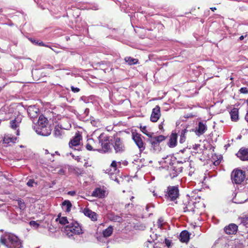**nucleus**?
I'll list each match as a JSON object with an SVG mask.
<instances>
[{
	"instance_id": "nucleus-1",
	"label": "nucleus",
	"mask_w": 248,
	"mask_h": 248,
	"mask_svg": "<svg viewBox=\"0 0 248 248\" xmlns=\"http://www.w3.org/2000/svg\"><path fill=\"white\" fill-rule=\"evenodd\" d=\"M0 242L8 248H21L22 243L18 237L10 232H5L0 237Z\"/></svg>"
},
{
	"instance_id": "nucleus-2",
	"label": "nucleus",
	"mask_w": 248,
	"mask_h": 248,
	"mask_svg": "<svg viewBox=\"0 0 248 248\" xmlns=\"http://www.w3.org/2000/svg\"><path fill=\"white\" fill-rule=\"evenodd\" d=\"M62 231L69 238H70L71 235L76 233H83L81 226L76 221H72L65 226Z\"/></svg>"
},
{
	"instance_id": "nucleus-3",
	"label": "nucleus",
	"mask_w": 248,
	"mask_h": 248,
	"mask_svg": "<svg viewBox=\"0 0 248 248\" xmlns=\"http://www.w3.org/2000/svg\"><path fill=\"white\" fill-rule=\"evenodd\" d=\"M165 140V137L163 135L158 136H152L149 138L147 141L151 144V151L154 153H158L161 148L160 146V143Z\"/></svg>"
},
{
	"instance_id": "nucleus-4",
	"label": "nucleus",
	"mask_w": 248,
	"mask_h": 248,
	"mask_svg": "<svg viewBox=\"0 0 248 248\" xmlns=\"http://www.w3.org/2000/svg\"><path fill=\"white\" fill-rule=\"evenodd\" d=\"M245 178V171L241 170L235 169L231 173V180L233 184H241Z\"/></svg>"
},
{
	"instance_id": "nucleus-5",
	"label": "nucleus",
	"mask_w": 248,
	"mask_h": 248,
	"mask_svg": "<svg viewBox=\"0 0 248 248\" xmlns=\"http://www.w3.org/2000/svg\"><path fill=\"white\" fill-rule=\"evenodd\" d=\"M179 196V190L178 186H169L165 195V198L170 201H175Z\"/></svg>"
},
{
	"instance_id": "nucleus-6",
	"label": "nucleus",
	"mask_w": 248,
	"mask_h": 248,
	"mask_svg": "<svg viewBox=\"0 0 248 248\" xmlns=\"http://www.w3.org/2000/svg\"><path fill=\"white\" fill-rule=\"evenodd\" d=\"M98 144H100L102 149H96V151H102L104 153L108 152L110 150V147L108 137L105 136L104 133H101L98 137Z\"/></svg>"
},
{
	"instance_id": "nucleus-7",
	"label": "nucleus",
	"mask_w": 248,
	"mask_h": 248,
	"mask_svg": "<svg viewBox=\"0 0 248 248\" xmlns=\"http://www.w3.org/2000/svg\"><path fill=\"white\" fill-rule=\"evenodd\" d=\"M111 144L113 147L115 153L117 154H122L125 151V146L123 140L120 138L117 137L114 138Z\"/></svg>"
},
{
	"instance_id": "nucleus-8",
	"label": "nucleus",
	"mask_w": 248,
	"mask_h": 248,
	"mask_svg": "<svg viewBox=\"0 0 248 248\" xmlns=\"http://www.w3.org/2000/svg\"><path fill=\"white\" fill-rule=\"evenodd\" d=\"M183 169V166H178L177 163H174L172 165L169 166L167 169L168 173L167 177L170 179L176 177L182 171Z\"/></svg>"
},
{
	"instance_id": "nucleus-9",
	"label": "nucleus",
	"mask_w": 248,
	"mask_h": 248,
	"mask_svg": "<svg viewBox=\"0 0 248 248\" xmlns=\"http://www.w3.org/2000/svg\"><path fill=\"white\" fill-rule=\"evenodd\" d=\"M143 136L137 132L132 133V139L138 147L140 152H143L145 149L146 144L142 140Z\"/></svg>"
},
{
	"instance_id": "nucleus-10",
	"label": "nucleus",
	"mask_w": 248,
	"mask_h": 248,
	"mask_svg": "<svg viewBox=\"0 0 248 248\" xmlns=\"http://www.w3.org/2000/svg\"><path fill=\"white\" fill-rule=\"evenodd\" d=\"M174 161H175V157L167 156L165 158H162L161 160L159 162V163L162 167L167 170L169 166L174 164Z\"/></svg>"
},
{
	"instance_id": "nucleus-11",
	"label": "nucleus",
	"mask_w": 248,
	"mask_h": 248,
	"mask_svg": "<svg viewBox=\"0 0 248 248\" xmlns=\"http://www.w3.org/2000/svg\"><path fill=\"white\" fill-rule=\"evenodd\" d=\"M160 108L159 106H156L152 110L150 120L153 122H156L160 118Z\"/></svg>"
},
{
	"instance_id": "nucleus-12",
	"label": "nucleus",
	"mask_w": 248,
	"mask_h": 248,
	"mask_svg": "<svg viewBox=\"0 0 248 248\" xmlns=\"http://www.w3.org/2000/svg\"><path fill=\"white\" fill-rule=\"evenodd\" d=\"M207 130V126L205 123L200 122L198 124V127L195 130L196 135L198 136H200L203 134Z\"/></svg>"
},
{
	"instance_id": "nucleus-13",
	"label": "nucleus",
	"mask_w": 248,
	"mask_h": 248,
	"mask_svg": "<svg viewBox=\"0 0 248 248\" xmlns=\"http://www.w3.org/2000/svg\"><path fill=\"white\" fill-rule=\"evenodd\" d=\"M82 140V137L79 133H76L75 136L71 140L69 143L70 148L74 146H77L80 144V140Z\"/></svg>"
},
{
	"instance_id": "nucleus-14",
	"label": "nucleus",
	"mask_w": 248,
	"mask_h": 248,
	"mask_svg": "<svg viewBox=\"0 0 248 248\" xmlns=\"http://www.w3.org/2000/svg\"><path fill=\"white\" fill-rule=\"evenodd\" d=\"M236 155L242 161H248V148H241L236 154Z\"/></svg>"
},
{
	"instance_id": "nucleus-15",
	"label": "nucleus",
	"mask_w": 248,
	"mask_h": 248,
	"mask_svg": "<svg viewBox=\"0 0 248 248\" xmlns=\"http://www.w3.org/2000/svg\"><path fill=\"white\" fill-rule=\"evenodd\" d=\"M27 112L29 116L31 119L37 118L38 116V113L39 112V109L35 106H29L27 109Z\"/></svg>"
},
{
	"instance_id": "nucleus-16",
	"label": "nucleus",
	"mask_w": 248,
	"mask_h": 248,
	"mask_svg": "<svg viewBox=\"0 0 248 248\" xmlns=\"http://www.w3.org/2000/svg\"><path fill=\"white\" fill-rule=\"evenodd\" d=\"M238 230V226L234 223L230 224L226 226L224 229V232L228 234H235Z\"/></svg>"
},
{
	"instance_id": "nucleus-17",
	"label": "nucleus",
	"mask_w": 248,
	"mask_h": 248,
	"mask_svg": "<svg viewBox=\"0 0 248 248\" xmlns=\"http://www.w3.org/2000/svg\"><path fill=\"white\" fill-rule=\"evenodd\" d=\"M83 213L85 216L89 217L92 221H96L97 219V215L96 213L92 211L88 208H85L83 210Z\"/></svg>"
},
{
	"instance_id": "nucleus-18",
	"label": "nucleus",
	"mask_w": 248,
	"mask_h": 248,
	"mask_svg": "<svg viewBox=\"0 0 248 248\" xmlns=\"http://www.w3.org/2000/svg\"><path fill=\"white\" fill-rule=\"evenodd\" d=\"M106 191L100 187L96 188L92 193V196L102 198L104 197Z\"/></svg>"
},
{
	"instance_id": "nucleus-19",
	"label": "nucleus",
	"mask_w": 248,
	"mask_h": 248,
	"mask_svg": "<svg viewBox=\"0 0 248 248\" xmlns=\"http://www.w3.org/2000/svg\"><path fill=\"white\" fill-rule=\"evenodd\" d=\"M36 132L38 134L43 136H48L51 134V129L49 126L46 127L43 129H39V128H37V130H36Z\"/></svg>"
},
{
	"instance_id": "nucleus-20",
	"label": "nucleus",
	"mask_w": 248,
	"mask_h": 248,
	"mask_svg": "<svg viewBox=\"0 0 248 248\" xmlns=\"http://www.w3.org/2000/svg\"><path fill=\"white\" fill-rule=\"evenodd\" d=\"M190 234L186 230L181 232L179 236V239L181 242L184 243H187L189 240Z\"/></svg>"
},
{
	"instance_id": "nucleus-21",
	"label": "nucleus",
	"mask_w": 248,
	"mask_h": 248,
	"mask_svg": "<svg viewBox=\"0 0 248 248\" xmlns=\"http://www.w3.org/2000/svg\"><path fill=\"white\" fill-rule=\"evenodd\" d=\"M195 202H187V203L184 204V206L183 207L184 211L185 212H192L193 213L195 212Z\"/></svg>"
},
{
	"instance_id": "nucleus-22",
	"label": "nucleus",
	"mask_w": 248,
	"mask_h": 248,
	"mask_svg": "<svg viewBox=\"0 0 248 248\" xmlns=\"http://www.w3.org/2000/svg\"><path fill=\"white\" fill-rule=\"evenodd\" d=\"M231 120L233 122H237L239 120L238 109L235 108L232 109L230 111Z\"/></svg>"
},
{
	"instance_id": "nucleus-23",
	"label": "nucleus",
	"mask_w": 248,
	"mask_h": 248,
	"mask_svg": "<svg viewBox=\"0 0 248 248\" xmlns=\"http://www.w3.org/2000/svg\"><path fill=\"white\" fill-rule=\"evenodd\" d=\"M90 109L88 108H86L83 114H79L78 112L76 111L75 112V115L77 116V117L80 120L85 121H87L88 119H86V117H87L89 114Z\"/></svg>"
},
{
	"instance_id": "nucleus-24",
	"label": "nucleus",
	"mask_w": 248,
	"mask_h": 248,
	"mask_svg": "<svg viewBox=\"0 0 248 248\" xmlns=\"http://www.w3.org/2000/svg\"><path fill=\"white\" fill-rule=\"evenodd\" d=\"M177 135L176 133H172L170 136L169 141L168 143V146L170 148H173L177 144Z\"/></svg>"
},
{
	"instance_id": "nucleus-25",
	"label": "nucleus",
	"mask_w": 248,
	"mask_h": 248,
	"mask_svg": "<svg viewBox=\"0 0 248 248\" xmlns=\"http://www.w3.org/2000/svg\"><path fill=\"white\" fill-rule=\"evenodd\" d=\"M62 208L63 210H65L66 212H70L72 206V203L69 200L64 201L62 203Z\"/></svg>"
},
{
	"instance_id": "nucleus-26",
	"label": "nucleus",
	"mask_w": 248,
	"mask_h": 248,
	"mask_svg": "<svg viewBox=\"0 0 248 248\" xmlns=\"http://www.w3.org/2000/svg\"><path fill=\"white\" fill-rule=\"evenodd\" d=\"M55 221L62 225H66V224H69V222L68 221L67 217H61V214H59L58 215V217L56 218Z\"/></svg>"
},
{
	"instance_id": "nucleus-27",
	"label": "nucleus",
	"mask_w": 248,
	"mask_h": 248,
	"mask_svg": "<svg viewBox=\"0 0 248 248\" xmlns=\"http://www.w3.org/2000/svg\"><path fill=\"white\" fill-rule=\"evenodd\" d=\"M16 140V138L15 137H11L9 136H5L3 140V143L5 144L10 145V143H14Z\"/></svg>"
},
{
	"instance_id": "nucleus-28",
	"label": "nucleus",
	"mask_w": 248,
	"mask_h": 248,
	"mask_svg": "<svg viewBox=\"0 0 248 248\" xmlns=\"http://www.w3.org/2000/svg\"><path fill=\"white\" fill-rule=\"evenodd\" d=\"M37 125H48L47 118L43 115H40L38 119Z\"/></svg>"
},
{
	"instance_id": "nucleus-29",
	"label": "nucleus",
	"mask_w": 248,
	"mask_h": 248,
	"mask_svg": "<svg viewBox=\"0 0 248 248\" xmlns=\"http://www.w3.org/2000/svg\"><path fill=\"white\" fill-rule=\"evenodd\" d=\"M113 231V228L112 226H108L107 229H106L103 232V235L104 237H108L110 236Z\"/></svg>"
},
{
	"instance_id": "nucleus-30",
	"label": "nucleus",
	"mask_w": 248,
	"mask_h": 248,
	"mask_svg": "<svg viewBox=\"0 0 248 248\" xmlns=\"http://www.w3.org/2000/svg\"><path fill=\"white\" fill-rule=\"evenodd\" d=\"M82 234V233H74V234L71 235V237L70 238L74 240L76 243H79L83 240V238L81 236V234Z\"/></svg>"
},
{
	"instance_id": "nucleus-31",
	"label": "nucleus",
	"mask_w": 248,
	"mask_h": 248,
	"mask_svg": "<svg viewBox=\"0 0 248 248\" xmlns=\"http://www.w3.org/2000/svg\"><path fill=\"white\" fill-rule=\"evenodd\" d=\"M29 40L32 44L35 45L43 46H48L47 45L44 43L42 41H40L39 40L32 38H29Z\"/></svg>"
},
{
	"instance_id": "nucleus-32",
	"label": "nucleus",
	"mask_w": 248,
	"mask_h": 248,
	"mask_svg": "<svg viewBox=\"0 0 248 248\" xmlns=\"http://www.w3.org/2000/svg\"><path fill=\"white\" fill-rule=\"evenodd\" d=\"M20 123V120H17L16 119L11 121L10 126L13 129L16 130L18 127L19 124Z\"/></svg>"
},
{
	"instance_id": "nucleus-33",
	"label": "nucleus",
	"mask_w": 248,
	"mask_h": 248,
	"mask_svg": "<svg viewBox=\"0 0 248 248\" xmlns=\"http://www.w3.org/2000/svg\"><path fill=\"white\" fill-rule=\"evenodd\" d=\"M124 60L125 62L129 65L136 64L138 62L137 59H134L131 57H126L125 58Z\"/></svg>"
},
{
	"instance_id": "nucleus-34",
	"label": "nucleus",
	"mask_w": 248,
	"mask_h": 248,
	"mask_svg": "<svg viewBox=\"0 0 248 248\" xmlns=\"http://www.w3.org/2000/svg\"><path fill=\"white\" fill-rule=\"evenodd\" d=\"M140 131L143 133H144V134L147 135L149 138H150V137H151L152 136H153L154 135L153 133H149L148 131V130H147L146 126H141V125H140Z\"/></svg>"
},
{
	"instance_id": "nucleus-35",
	"label": "nucleus",
	"mask_w": 248,
	"mask_h": 248,
	"mask_svg": "<svg viewBox=\"0 0 248 248\" xmlns=\"http://www.w3.org/2000/svg\"><path fill=\"white\" fill-rule=\"evenodd\" d=\"M18 205L20 210H24L26 208V205L23 200L18 199L17 200Z\"/></svg>"
},
{
	"instance_id": "nucleus-36",
	"label": "nucleus",
	"mask_w": 248,
	"mask_h": 248,
	"mask_svg": "<svg viewBox=\"0 0 248 248\" xmlns=\"http://www.w3.org/2000/svg\"><path fill=\"white\" fill-rule=\"evenodd\" d=\"M54 135L55 137L58 138H61L62 136V131L60 130L58 128H55L54 130Z\"/></svg>"
},
{
	"instance_id": "nucleus-37",
	"label": "nucleus",
	"mask_w": 248,
	"mask_h": 248,
	"mask_svg": "<svg viewBox=\"0 0 248 248\" xmlns=\"http://www.w3.org/2000/svg\"><path fill=\"white\" fill-rule=\"evenodd\" d=\"M187 161V158H183L181 159V160H177L176 158H175V161H174V163H177L178 166H182V165L183 164H185Z\"/></svg>"
},
{
	"instance_id": "nucleus-38",
	"label": "nucleus",
	"mask_w": 248,
	"mask_h": 248,
	"mask_svg": "<svg viewBox=\"0 0 248 248\" xmlns=\"http://www.w3.org/2000/svg\"><path fill=\"white\" fill-rule=\"evenodd\" d=\"M88 141L89 142H90V143H87L86 145V148L87 149V150H89V151H92V150H93V151H95L96 150L95 149H93L92 146L91 145V142H94V140L93 139H90L88 140Z\"/></svg>"
},
{
	"instance_id": "nucleus-39",
	"label": "nucleus",
	"mask_w": 248,
	"mask_h": 248,
	"mask_svg": "<svg viewBox=\"0 0 248 248\" xmlns=\"http://www.w3.org/2000/svg\"><path fill=\"white\" fill-rule=\"evenodd\" d=\"M241 223L244 226H247L248 224V215L241 218Z\"/></svg>"
},
{
	"instance_id": "nucleus-40",
	"label": "nucleus",
	"mask_w": 248,
	"mask_h": 248,
	"mask_svg": "<svg viewBox=\"0 0 248 248\" xmlns=\"http://www.w3.org/2000/svg\"><path fill=\"white\" fill-rule=\"evenodd\" d=\"M163 221H164V220L162 217H160L158 218V219L157 220V226H158V228L161 229L162 227Z\"/></svg>"
},
{
	"instance_id": "nucleus-41",
	"label": "nucleus",
	"mask_w": 248,
	"mask_h": 248,
	"mask_svg": "<svg viewBox=\"0 0 248 248\" xmlns=\"http://www.w3.org/2000/svg\"><path fill=\"white\" fill-rule=\"evenodd\" d=\"M35 181L34 179H30L27 183V185L29 187H32Z\"/></svg>"
},
{
	"instance_id": "nucleus-42",
	"label": "nucleus",
	"mask_w": 248,
	"mask_h": 248,
	"mask_svg": "<svg viewBox=\"0 0 248 248\" xmlns=\"http://www.w3.org/2000/svg\"><path fill=\"white\" fill-rule=\"evenodd\" d=\"M239 91L242 93H248V89L246 87L241 88Z\"/></svg>"
},
{
	"instance_id": "nucleus-43",
	"label": "nucleus",
	"mask_w": 248,
	"mask_h": 248,
	"mask_svg": "<svg viewBox=\"0 0 248 248\" xmlns=\"http://www.w3.org/2000/svg\"><path fill=\"white\" fill-rule=\"evenodd\" d=\"M71 91L74 93H77L80 91V89L78 87H75L73 86H71Z\"/></svg>"
},
{
	"instance_id": "nucleus-44",
	"label": "nucleus",
	"mask_w": 248,
	"mask_h": 248,
	"mask_svg": "<svg viewBox=\"0 0 248 248\" xmlns=\"http://www.w3.org/2000/svg\"><path fill=\"white\" fill-rule=\"evenodd\" d=\"M49 125H45V126H44V125H35L34 126V129L36 132V130H37V128H39V129L40 128L43 129V128H45L46 127H47Z\"/></svg>"
},
{
	"instance_id": "nucleus-45",
	"label": "nucleus",
	"mask_w": 248,
	"mask_h": 248,
	"mask_svg": "<svg viewBox=\"0 0 248 248\" xmlns=\"http://www.w3.org/2000/svg\"><path fill=\"white\" fill-rule=\"evenodd\" d=\"M248 200V198H247L246 199L244 200H236V201H233V202L237 204H242L247 201Z\"/></svg>"
},
{
	"instance_id": "nucleus-46",
	"label": "nucleus",
	"mask_w": 248,
	"mask_h": 248,
	"mask_svg": "<svg viewBox=\"0 0 248 248\" xmlns=\"http://www.w3.org/2000/svg\"><path fill=\"white\" fill-rule=\"evenodd\" d=\"M117 163L116 161L115 160H113L111 165H110V167H112L114 169V170H116V169H117Z\"/></svg>"
},
{
	"instance_id": "nucleus-47",
	"label": "nucleus",
	"mask_w": 248,
	"mask_h": 248,
	"mask_svg": "<svg viewBox=\"0 0 248 248\" xmlns=\"http://www.w3.org/2000/svg\"><path fill=\"white\" fill-rule=\"evenodd\" d=\"M73 8L75 9V10L76 11L74 12V13L73 14V16L75 17H78L79 16V11L77 9H76L75 7H73Z\"/></svg>"
},
{
	"instance_id": "nucleus-48",
	"label": "nucleus",
	"mask_w": 248,
	"mask_h": 248,
	"mask_svg": "<svg viewBox=\"0 0 248 248\" xmlns=\"http://www.w3.org/2000/svg\"><path fill=\"white\" fill-rule=\"evenodd\" d=\"M187 131V130L186 128H184V129L182 130L180 133V137H185V134Z\"/></svg>"
},
{
	"instance_id": "nucleus-49",
	"label": "nucleus",
	"mask_w": 248,
	"mask_h": 248,
	"mask_svg": "<svg viewBox=\"0 0 248 248\" xmlns=\"http://www.w3.org/2000/svg\"><path fill=\"white\" fill-rule=\"evenodd\" d=\"M30 224L32 226H33V227H38L39 226V224L36 223V221H31L30 222Z\"/></svg>"
},
{
	"instance_id": "nucleus-50",
	"label": "nucleus",
	"mask_w": 248,
	"mask_h": 248,
	"mask_svg": "<svg viewBox=\"0 0 248 248\" xmlns=\"http://www.w3.org/2000/svg\"><path fill=\"white\" fill-rule=\"evenodd\" d=\"M65 173V170H64L63 169H61L58 171V174H62V175H64Z\"/></svg>"
},
{
	"instance_id": "nucleus-51",
	"label": "nucleus",
	"mask_w": 248,
	"mask_h": 248,
	"mask_svg": "<svg viewBox=\"0 0 248 248\" xmlns=\"http://www.w3.org/2000/svg\"><path fill=\"white\" fill-rule=\"evenodd\" d=\"M200 145L199 144H195L193 145L192 148L195 150H197L200 147Z\"/></svg>"
},
{
	"instance_id": "nucleus-52",
	"label": "nucleus",
	"mask_w": 248,
	"mask_h": 248,
	"mask_svg": "<svg viewBox=\"0 0 248 248\" xmlns=\"http://www.w3.org/2000/svg\"><path fill=\"white\" fill-rule=\"evenodd\" d=\"M67 194L70 196H75L76 195L75 191H69L67 192Z\"/></svg>"
},
{
	"instance_id": "nucleus-53",
	"label": "nucleus",
	"mask_w": 248,
	"mask_h": 248,
	"mask_svg": "<svg viewBox=\"0 0 248 248\" xmlns=\"http://www.w3.org/2000/svg\"><path fill=\"white\" fill-rule=\"evenodd\" d=\"M90 8L92 9L93 10H97L98 9V5L96 4H94L92 6V7H91Z\"/></svg>"
},
{
	"instance_id": "nucleus-54",
	"label": "nucleus",
	"mask_w": 248,
	"mask_h": 248,
	"mask_svg": "<svg viewBox=\"0 0 248 248\" xmlns=\"http://www.w3.org/2000/svg\"><path fill=\"white\" fill-rule=\"evenodd\" d=\"M220 163V161L219 159H218V160H215L214 162V164L215 166H217V165H218Z\"/></svg>"
},
{
	"instance_id": "nucleus-55",
	"label": "nucleus",
	"mask_w": 248,
	"mask_h": 248,
	"mask_svg": "<svg viewBox=\"0 0 248 248\" xmlns=\"http://www.w3.org/2000/svg\"><path fill=\"white\" fill-rule=\"evenodd\" d=\"M185 139L186 137H180V142L181 143H183L185 140Z\"/></svg>"
},
{
	"instance_id": "nucleus-56",
	"label": "nucleus",
	"mask_w": 248,
	"mask_h": 248,
	"mask_svg": "<svg viewBox=\"0 0 248 248\" xmlns=\"http://www.w3.org/2000/svg\"><path fill=\"white\" fill-rule=\"evenodd\" d=\"M247 35L246 34L245 36L244 35H241V36H240L239 38V40L240 41H242L243 40L245 37H247Z\"/></svg>"
},
{
	"instance_id": "nucleus-57",
	"label": "nucleus",
	"mask_w": 248,
	"mask_h": 248,
	"mask_svg": "<svg viewBox=\"0 0 248 248\" xmlns=\"http://www.w3.org/2000/svg\"><path fill=\"white\" fill-rule=\"evenodd\" d=\"M48 46H46L47 47H49L50 48H51L52 50H53L54 51L56 52V53H58L59 52L58 51H56L53 48L51 47V46H49L48 45H47Z\"/></svg>"
},
{
	"instance_id": "nucleus-58",
	"label": "nucleus",
	"mask_w": 248,
	"mask_h": 248,
	"mask_svg": "<svg viewBox=\"0 0 248 248\" xmlns=\"http://www.w3.org/2000/svg\"><path fill=\"white\" fill-rule=\"evenodd\" d=\"M230 146V144H226L224 146V148H225V149H227Z\"/></svg>"
},
{
	"instance_id": "nucleus-59",
	"label": "nucleus",
	"mask_w": 248,
	"mask_h": 248,
	"mask_svg": "<svg viewBox=\"0 0 248 248\" xmlns=\"http://www.w3.org/2000/svg\"><path fill=\"white\" fill-rule=\"evenodd\" d=\"M84 98H85V97H84V96H82V97H80V99H81V100H82V101H84L85 103H87V102H86L85 100H84Z\"/></svg>"
},
{
	"instance_id": "nucleus-60",
	"label": "nucleus",
	"mask_w": 248,
	"mask_h": 248,
	"mask_svg": "<svg viewBox=\"0 0 248 248\" xmlns=\"http://www.w3.org/2000/svg\"><path fill=\"white\" fill-rule=\"evenodd\" d=\"M210 9L212 11H214L215 10H216L217 9V8L216 7H211L210 8Z\"/></svg>"
},
{
	"instance_id": "nucleus-61",
	"label": "nucleus",
	"mask_w": 248,
	"mask_h": 248,
	"mask_svg": "<svg viewBox=\"0 0 248 248\" xmlns=\"http://www.w3.org/2000/svg\"><path fill=\"white\" fill-rule=\"evenodd\" d=\"M149 207L148 206H146V210L147 211H149Z\"/></svg>"
},
{
	"instance_id": "nucleus-62",
	"label": "nucleus",
	"mask_w": 248,
	"mask_h": 248,
	"mask_svg": "<svg viewBox=\"0 0 248 248\" xmlns=\"http://www.w3.org/2000/svg\"><path fill=\"white\" fill-rule=\"evenodd\" d=\"M147 242L149 243H152L153 242V241H150V240H148Z\"/></svg>"
},
{
	"instance_id": "nucleus-63",
	"label": "nucleus",
	"mask_w": 248,
	"mask_h": 248,
	"mask_svg": "<svg viewBox=\"0 0 248 248\" xmlns=\"http://www.w3.org/2000/svg\"><path fill=\"white\" fill-rule=\"evenodd\" d=\"M66 41H68L69 40V37L66 36Z\"/></svg>"
},
{
	"instance_id": "nucleus-64",
	"label": "nucleus",
	"mask_w": 248,
	"mask_h": 248,
	"mask_svg": "<svg viewBox=\"0 0 248 248\" xmlns=\"http://www.w3.org/2000/svg\"><path fill=\"white\" fill-rule=\"evenodd\" d=\"M159 129H161L162 128V125L161 124H160L159 125Z\"/></svg>"
}]
</instances>
